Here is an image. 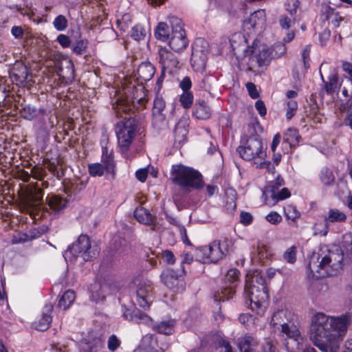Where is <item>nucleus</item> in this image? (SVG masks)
<instances>
[{
	"label": "nucleus",
	"instance_id": "nucleus-1",
	"mask_svg": "<svg viewBox=\"0 0 352 352\" xmlns=\"http://www.w3.org/2000/svg\"><path fill=\"white\" fill-rule=\"evenodd\" d=\"M350 320L345 315L334 317L316 313L311 320L309 339L323 352H338Z\"/></svg>",
	"mask_w": 352,
	"mask_h": 352
},
{
	"label": "nucleus",
	"instance_id": "nucleus-2",
	"mask_svg": "<svg viewBox=\"0 0 352 352\" xmlns=\"http://www.w3.org/2000/svg\"><path fill=\"white\" fill-rule=\"evenodd\" d=\"M245 292L250 302V309L259 316H263L268 306V293L265 280L261 272L249 271L246 274Z\"/></svg>",
	"mask_w": 352,
	"mask_h": 352
},
{
	"label": "nucleus",
	"instance_id": "nucleus-3",
	"mask_svg": "<svg viewBox=\"0 0 352 352\" xmlns=\"http://www.w3.org/2000/svg\"><path fill=\"white\" fill-rule=\"evenodd\" d=\"M343 258L344 256L340 250H329L327 254L321 256L318 263L310 262L308 269L312 276L317 278L334 276L342 270Z\"/></svg>",
	"mask_w": 352,
	"mask_h": 352
},
{
	"label": "nucleus",
	"instance_id": "nucleus-4",
	"mask_svg": "<svg viewBox=\"0 0 352 352\" xmlns=\"http://www.w3.org/2000/svg\"><path fill=\"white\" fill-rule=\"evenodd\" d=\"M170 179L174 184L184 188L201 189L204 186L201 173L191 167L182 164L172 166Z\"/></svg>",
	"mask_w": 352,
	"mask_h": 352
},
{
	"label": "nucleus",
	"instance_id": "nucleus-5",
	"mask_svg": "<svg viewBox=\"0 0 352 352\" xmlns=\"http://www.w3.org/2000/svg\"><path fill=\"white\" fill-rule=\"evenodd\" d=\"M240 157L246 161H252L256 168H261L265 163L266 151L263 141L255 136L250 137L237 148Z\"/></svg>",
	"mask_w": 352,
	"mask_h": 352
},
{
	"label": "nucleus",
	"instance_id": "nucleus-6",
	"mask_svg": "<svg viewBox=\"0 0 352 352\" xmlns=\"http://www.w3.org/2000/svg\"><path fill=\"white\" fill-rule=\"evenodd\" d=\"M108 140L104 137L101 140L102 157L100 163H94L88 166L89 173L93 177L109 175L112 179L115 177L116 164L113 160V152L109 149Z\"/></svg>",
	"mask_w": 352,
	"mask_h": 352
},
{
	"label": "nucleus",
	"instance_id": "nucleus-7",
	"mask_svg": "<svg viewBox=\"0 0 352 352\" xmlns=\"http://www.w3.org/2000/svg\"><path fill=\"white\" fill-rule=\"evenodd\" d=\"M228 241L214 240L207 246L196 249L195 256L201 263H217L228 254Z\"/></svg>",
	"mask_w": 352,
	"mask_h": 352
},
{
	"label": "nucleus",
	"instance_id": "nucleus-8",
	"mask_svg": "<svg viewBox=\"0 0 352 352\" xmlns=\"http://www.w3.org/2000/svg\"><path fill=\"white\" fill-rule=\"evenodd\" d=\"M244 56L248 58V65L250 70L256 67H261L267 65L272 58L270 48L256 40L254 41L251 46H245Z\"/></svg>",
	"mask_w": 352,
	"mask_h": 352
},
{
	"label": "nucleus",
	"instance_id": "nucleus-9",
	"mask_svg": "<svg viewBox=\"0 0 352 352\" xmlns=\"http://www.w3.org/2000/svg\"><path fill=\"white\" fill-rule=\"evenodd\" d=\"M98 251L95 246H91L89 238L87 235H80L65 252L64 256L67 258L80 256L84 261H88L96 258Z\"/></svg>",
	"mask_w": 352,
	"mask_h": 352
},
{
	"label": "nucleus",
	"instance_id": "nucleus-10",
	"mask_svg": "<svg viewBox=\"0 0 352 352\" xmlns=\"http://www.w3.org/2000/svg\"><path fill=\"white\" fill-rule=\"evenodd\" d=\"M285 185V181L280 176H278L275 180L267 184L263 190V197L266 205L272 207L278 201L289 198L291 193L288 188H282Z\"/></svg>",
	"mask_w": 352,
	"mask_h": 352
},
{
	"label": "nucleus",
	"instance_id": "nucleus-11",
	"mask_svg": "<svg viewBox=\"0 0 352 352\" xmlns=\"http://www.w3.org/2000/svg\"><path fill=\"white\" fill-rule=\"evenodd\" d=\"M136 122L133 118H124L116 126L118 145L122 153L127 151L135 136Z\"/></svg>",
	"mask_w": 352,
	"mask_h": 352
},
{
	"label": "nucleus",
	"instance_id": "nucleus-12",
	"mask_svg": "<svg viewBox=\"0 0 352 352\" xmlns=\"http://www.w3.org/2000/svg\"><path fill=\"white\" fill-rule=\"evenodd\" d=\"M283 333L288 340L285 342V346L289 352H300L305 345V339L302 336L299 327L294 320L289 322L281 327Z\"/></svg>",
	"mask_w": 352,
	"mask_h": 352
},
{
	"label": "nucleus",
	"instance_id": "nucleus-13",
	"mask_svg": "<svg viewBox=\"0 0 352 352\" xmlns=\"http://www.w3.org/2000/svg\"><path fill=\"white\" fill-rule=\"evenodd\" d=\"M168 21L172 28V36L169 41V45L174 51L180 52L184 50L188 44L183 24L180 19L173 16H169Z\"/></svg>",
	"mask_w": 352,
	"mask_h": 352
},
{
	"label": "nucleus",
	"instance_id": "nucleus-14",
	"mask_svg": "<svg viewBox=\"0 0 352 352\" xmlns=\"http://www.w3.org/2000/svg\"><path fill=\"white\" fill-rule=\"evenodd\" d=\"M208 43L202 38H197L192 44L190 64L196 72H203L206 67Z\"/></svg>",
	"mask_w": 352,
	"mask_h": 352
},
{
	"label": "nucleus",
	"instance_id": "nucleus-15",
	"mask_svg": "<svg viewBox=\"0 0 352 352\" xmlns=\"http://www.w3.org/2000/svg\"><path fill=\"white\" fill-rule=\"evenodd\" d=\"M133 283L136 285V302L144 309L149 308L153 294V283L144 278H137Z\"/></svg>",
	"mask_w": 352,
	"mask_h": 352
},
{
	"label": "nucleus",
	"instance_id": "nucleus-16",
	"mask_svg": "<svg viewBox=\"0 0 352 352\" xmlns=\"http://www.w3.org/2000/svg\"><path fill=\"white\" fill-rule=\"evenodd\" d=\"M161 280L164 285L175 292L184 290L185 284L183 278L172 269L166 270L162 273Z\"/></svg>",
	"mask_w": 352,
	"mask_h": 352
},
{
	"label": "nucleus",
	"instance_id": "nucleus-17",
	"mask_svg": "<svg viewBox=\"0 0 352 352\" xmlns=\"http://www.w3.org/2000/svg\"><path fill=\"white\" fill-rule=\"evenodd\" d=\"M347 219L346 214L338 208H330L324 215L323 220L325 226L324 230L318 232H315V234L320 236H326L328 232V227L332 223H341L346 221Z\"/></svg>",
	"mask_w": 352,
	"mask_h": 352
},
{
	"label": "nucleus",
	"instance_id": "nucleus-18",
	"mask_svg": "<svg viewBox=\"0 0 352 352\" xmlns=\"http://www.w3.org/2000/svg\"><path fill=\"white\" fill-rule=\"evenodd\" d=\"M160 63L162 65V71H167L168 73L173 72L177 68L179 61L177 58L166 48H161L159 51Z\"/></svg>",
	"mask_w": 352,
	"mask_h": 352
},
{
	"label": "nucleus",
	"instance_id": "nucleus-19",
	"mask_svg": "<svg viewBox=\"0 0 352 352\" xmlns=\"http://www.w3.org/2000/svg\"><path fill=\"white\" fill-rule=\"evenodd\" d=\"M48 208L46 210L50 214L56 216L67 206L68 200L67 197L58 195H51L46 197Z\"/></svg>",
	"mask_w": 352,
	"mask_h": 352
},
{
	"label": "nucleus",
	"instance_id": "nucleus-20",
	"mask_svg": "<svg viewBox=\"0 0 352 352\" xmlns=\"http://www.w3.org/2000/svg\"><path fill=\"white\" fill-rule=\"evenodd\" d=\"M104 342L101 336L89 334L81 343V352H101Z\"/></svg>",
	"mask_w": 352,
	"mask_h": 352
},
{
	"label": "nucleus",
	"instance_id": "nucleus-21",
	"mask_svg": "<svg viewBox=\"0 0 352 352\" xmlns=\"http://www.w3.org/2000/svg\"><path fill=\"white\" fill-rule=\"evenodd\" d=\"M295 315L291 311L287 309H282L274 312L272 316L270 325L273 328L283 327L292 320H294Z\"/></svg>",
	"mask_w": 352,
	"mask_h": 352
},
{
	"label": "nucleus",
	"instance_id": "nucleus-22",
	"mask_svg": "<svg viewBox=\"0 0 352 352\" xmlns=\"http://www.w3.org/2000/svg\"><path fill=\"white\" fill-rule=\"evenodd\" d=\"M265 14L263 10L255 11L244 21L243 26L247 29H262L265 23Z\"/></svg>",
	"mask_w": 352,
	"mask_h": 352
},
{
	"label": "nucleus",
	"instance_id": "nucleus-23",
	"mask_svg": "<svg viewBox=\"0 0 352 352\" xmlns=\"http://www.w3.org/2000/svg\"><path fill=\"white\" fill-rule=\"evenodd\" d=\"M321 16L324 20H327L333 28H338L344 17L327 4L322 6Z\"/></svg>",
	"mask_w": 352,
	"mask_h": 352
},
{
	"label": "nucleus",
	"instance_id": "nucleus-24",
	"mask_svg": "<svg viewBox=\"0 0 352 352\" xmlns=\"http://www.w3.org/2000/svg\"><path fill=\"white\" fill-rule=\"evenodd\" d=\"M141 346L144 350L148 352H164L168 349L169 345L164 344L161 346H158L157 338L153 335L148 334L142 338Z\"/></svg>",
	"mask_w": 352,
	"mask_h": 352
},
{
	"label": "nucleus",
	"instance_id": "nucleus-25",
	"mask_svg": "<svg viewBox=\"0 0 352 352\" xmlns=\"http://www.w3.org/2000/svg\"><path fill=\"white\" fill-rule=\"evenodd\" d=\"M258 345L256 338L250 334H245L238 339L237 346L240 352H256Z\"/></svg>",
	"mask_w": 352,
	"mask_h": 352
},
{
	"label": "nucleus",
	"instance_id": "nucleus-26",
	"mask_svg": "<svg viewBox=\"0 0 352 352\" xmlns=\"http://www.w3.org/2000/svg\"><path fill=\"white\" fill-rule=\"evenodd\" d=\"M11 74L14 77L17 83L23 84L28 80L29 71L27 66L23 63H16Z\"/></svg>",
	"mask_w": 352,
	"mask_h": 352
},
{
	"label": "nucleus",
	"instance_id": "nucleus-27",
	"mask_svg": "<svg viewBox=\"0 0 352 352\" xmlns=\"http://www.w3.org/2000/svg\"><path fill=\"white\" fill-rule=\"evenodd\" d=\"M155 72V67L151 63H142L137 69V78L142 82L148 81L153 78Z\"/></svg>",
	"mask_w": 352,
	"mask_h": 352
},
{
	"label": "nucleus",
	"instance_id": "nucleus-28",
	"mask_svg": "<svg viewBox=\"0 0 352 352\" xmlns=\"http://www.w3.org/2000/svg\"><path fill=\"white\" fill-rule=\"evenodd\" d=\"M134 217L138 222L144 225L154 226V219L150 212L143 207H138L134 211Z\"/></svg>",
	"mask_w": 352,
	"mask_h": 352
},
{
	"label": "nucleus",
	"instance_id": "nucleus-29",
	"mask_svg": "<svg viewBox=\"0 0 352 352\" xmlns=\"http://www.w3.org/2000/svg\"><path fill=\"white\" fill-rule=\"evenodd\" d=\"M175 325V320L170 319L155 324L153 327V329L154 331L160 333L171 335L174 332Z\"/></svg>",
	"mask_w": 352,
	"mask_h": 352
},
{
	"label": "nucleus",
	"instance_id": "nucleus-30",
	"mask_svg": "<svg viewBox=\"0 0 352 352\" xmlns=\"http://www.w3.org/2000/svg\"><path fill=\"white\" fill-rule=\"evenodd\" d=\"M53 306L48 305L45 306L47 313H44L39 320L35 323V328L38 331H45L47 329L52 322V317L50 313L52 312Z\"/></svg>",
	"mask_w": 352,
	"mask_h": 352
},
{
	"label": "nucleus",
	"instance_id": "nucleus-31",
	"mask_svg": "<svg viewBox=\"0 0 352 352\" xmlns=\"http://www.w3.org/2000/svg\"><path fill=\"white\" fill-rule=\"evenodd\" d=\"M76 298L75 293L73 290L68 289L62 295L58 307L63 310L67 309L74 302Z\"/></svg>",
	"mask_w": 352,
	"mask_h": 352
},
{
	"label": "nucleus",
	"instance_id": "nucleus-32",
	"mask_svg": "<svg viewBox=\"0 0 352 352\" xmlns=\"http://www.w3.org/2000/svg\"><path fill=\"white\" fill-rule=\"evenodd\" d=\"M210 109L204 101H201L196 104L194 115L198 119H208L210 118Z\"/></svg>",
	"mask_w": 352,
	"mask_h": 352
},
{
	"label": "nucleus",
	"instance_id": "nucleus-33",
	"mask_svg": "<svg viewBox=\"0 0 352 352\" xmlns=\"http://www.w3.org/2000/svg\"><path fill=\"white\" fill-rule=\"evenodd\" d=\"M155 37L162 41H166L169 38L170 30L168 25L164 22L158 23L155 32Z\"/></svg>",
	"mask_w": 352,
	"mask_h": 352
},
{
	"label": "nucleus",
	"instance_id": "nucleus-34",
	"mask_svg": "<svg viewBox=\"0 0 352 352\" xmlns=\"http://www.w3.org/2000/svg\"><path fill=\"white\" fill-rule=\"evenodd\" d=\"M252 254L254 257L260 261L267 258L270 256L269 248L263 243H258L256 248H253Z\"/></svg>",
	"mask_w": 352,
	"mask_h": 352
},
{
	"label": "nucleus",
	"instance_id": "nucleus-35",
	"mask_svg": "<svg viewBox=\"0 0 352 352\" xmlns=\"http://www.w3.org/2000/svg\"><path fill=\"white\" fill-rule=\"evenodd\" d=\"M174 133L175 143L181 144L184 143L186 140L188 135V129L180 122H178L175 126Z\"/></svg>",
	"mask_w": 352,
	"mask_h": 352
},
{
	"label": "nucleus",
	"instance_id": "nucleus-36",
	"mask_svg": "<svg viewBox=\"0 0 352 352\" xmlns=\"http://www.w3.org/2000/svg\"><path fill=\"white\" fill-rule=\"evenodd\" d=\"M300 135L298 131L294 128L288 129L284 133V142L288 143L290 146H294L298 143Z\"/></svg>",
	"mask_w": 352,
	"mask_h": 352
},
{
	"label": "nucleus",
	"instance_id": "nucleus-37",
	"mask_svg": "<svg viewBox=\"0 0 352 352\" xmlns=\"http://www.w3.org/2000/svg\"><path fill=\"white\" fill-rule=\"evenodd\" d=\"M89 290L91 295V298L98 301L99 300H103L104 298L103 288L99 282H95L91 285Z\"/></svg>",
	"mask_w": 352,
	"mask_h": 352
},
{
	"label": "nucleus",
	"instance_id": "nucleus-38",
	"mask_svg": "<svg viewBox=\"0 0 352 352\" xmlns=\"http://www.w3.org/2000/svg\"><path fill=\"white\" fill-rule=\"evenodd\" d=\"M296 21V16L280 14L278 18V23L283 30H289Z\"/></svg>",
	"mask_w": 352,
	"mask_h": 352
},
{
	"label": "nucleus",
	"instance_id": "nucleus-39",
	"mask_svg": "<svg viewBox=\"0 0 352 352\" xmlns=\"http://www.w3.org/2000/svg\"><path fill=\"white\" fill-rule=\"evenodd\" d=\"M153 125L157 129L161 130L167 127V122L163 113H153Z\"/></svg>",
	"mask_w": 352,
	"mask_h": 352
},
{
	"label": "nucleus",
	"instance_id": "nucleus-40",
	"mask_svg": "<svg viewBox=\"0 0 352 352\" xmlns=\"http://www.w3.org/2000/svg\"><path fill=\"white\" fill-rule=\"evenodd\" d=\"M338 87V76L335 74H331L328 77V81L325 82L324 90L328 94L333 93Z\"/></svg>",
	"mask_w": 352,
	"mask_h": 352
},
{
	"label": "nucleus",
	"instance_id": "nucleus-41",
	"mask_svg": "<svg viewBox=\"0 0 352 352\" xmlns=\"http://www.w3.org/2000/svg\"><path fill=\"white\" fill-rule=\"evenodd\" d=\"M270 54H272V58H277L284 55L287 52V47L284 43H276L272 49H270Z\"/></svg>",
	"mask_w": 352,
	"mask_h": 352
},
{
	"label": "nucleus",
	"instance_id": "nucleus-42",
	"mask_svg": "<svg viewBox=\"0 0 352 352\" xmlns=\"http://www.w3.org/2000/svg\"><path fill=\"white\" fill-rule=\"evenodd\" d=\"M320 179L324 185H331L334 182V176L332 171L327 168L321 170Z\"/></svg>",
	"mask_w": 352,
	"mask_h": 352
},
{
	"label": "nucleus",
	"instance_id": "nucleus-43",
	"mask_svg": "<svg viewBox=\"0 0 352 352\" xmlns=\"http://www.w3.org/2000/svg\"><path fill=\"white\" fill-rule=\"evenodd\" d=\"M65 63H66V69H64L62 66L60 67L59 75L63 76V78H66L68 79L73 78L74 74V65L70 60L66 61Z\"/></svg>",
	"mask_w": 352,
	"mask_h": 352
},
{
	"label": "nucleus",
	"instance_id": "nucleus-44",
	"mask_svg": "<svg viewBox=\"0 0 352 352\" xmlns=\"http://www.w3.org/2000/svg\"><path fill=\"white\" fill-rule=\"evenodd\" d=\"M284 212L286 217L293 221H296L300 216V212L292 205H287L284 208Z\"/></svg>",
	"mask_w": 352,
	"mask_h": 352
},
{
	"label": "nucleus",
	"instance_id": "nucleus-45",
	"mask_svg": "<svg viewBox=\"0 0 352 352\" xmlns=\"http://www.w3.org/2000/svg\"><path fill=\"white\" fill-rule=\"evenodd\" d=\"M179 101L184 109L191 107L193 102V95L190 91H185L179 97Z\"/></svg>",
	"mask_w": 352,
	"mask_h": 352
},
{
	"label": "nucleus",
	"instance_id": "nucleus-46",
	"mask_svg": "<svg viewBox=\"0 0 352 352\" xmlns=\"http://www.w3.org/2000/svg\"><path fill=\"white\" fill-rule=\"evenodd\" d=\"M20 114L25 119L32 120L36 116V109L30 105H25L20 110Z\"/></svg>",
	"mask_w": 352,
	"mask_h": 352
},
{
	"label": "nucleus",
	"instance_id": "nucleus-47",
	"mask_svg": "<svg viewBox=\"0 0 352 352\" xmlns=\"http://www.w3.org/2000/svg\"><path fill=\"white\" fill-rule=\"evenodd\" d=\"M286 118L287 120H291L297 111L298 103L295 100H289L286 102Z\"/></svg>",
	"mask_w": 352,
	"mask_h": 352
},
{
	"label": "nucleus",
	"instance_id": "nucleus-48",
	"mask_svg": "<svg viewBox=\"0 0 352 352\" xmlns=\"http://www.w3.org/2000/svg\"><path fill=\"white\" fill-rule=\"evenodd\" d=\"M67 23L68 22L65 16L60 14L54 19L53 25L54 28L58 31H63L67 28Z\"/></svg>",
	"mask_w": 352,
	"mask_h": 352
},
{
	"label": "nucleus",
	"instance_id": "nucleus-49",
	"mask_svg": "<svg viewBox=\"0 0 352 352\" xmlns=\"http://www.w3.org/2000/svg\"><path fill=\"white\" fill-rule=\"evenodd\" d=\"M146 36L145 29L140 25L134 26L131 30V37L136 41L144 39Z\"/></svg>",
	"mask_w": 352,
	"mask_h": 352
},
{
	"label": "nucleus",
	"instance_id": "nucleus-50",
	"mask_svg": "<svg viewBox=\"0 0 352 352\" xmlns=\"http://www.w3.org/2000/svg\"><path fill=\"white\" fill-rule=\"evenodd\" d=\"M299 6L300 1L298 0H287L285 3V9L291 16H296Z\"/></svg>",
	"mask_w": 352,
	"mask_h": 352
},
{
	"label": "nucleus",
	"instance_id": "nucleus-51",
	"mask_svg": "<svg viewBox=\"0 0 352 352\" xmlns=\"http://www.w3.org/2000/svg\"><path fill=\"white\" fill-rule=\"evenodd\" d=\"M296 248L295 246H292L287 249V250L283 254V258L287 263H294L296 261Z\"/></svg>",
	"mask_w": 352,
	"mask_h": 352
},
{
	"label": "nucleus",
	"instance_id": "nucleus-52",
	"mask_svg": "<svg viewBox=\"0 0 352 352\" xmlns=\"http://www.w3.org/2000/svg\"><path fill=\"white\" fill-rule=\"evenodd\" d=\"M32 239V236L26 233L17 232L12 236L11 242L12 244H18L30 241Z\"/></svg>",
	"mask_w": 352,
	"mask_h": 352
},
{
	"label": "nucleus",
	"instance_id": "nucleus-53",
	"mask_svg": "<svg viewBox=\"0 0 352 352\" xmlns=\"http://www.w3.org/2000/svg\"><path fill=\"white\" fill-rule=\"evenodd\" d=\"M30 193L34 201H40L43 198V189L37 184L33 186Z\"/></svg>",
	"mask_w": 352,
	"mask_h": 352
},
{
	"label": "nucleus",
	"instance_id": "nucleus-54",
	"mask_svg": "<svg viewBox=\"0 0 352 352\" xmlns=\"http://www.w3.org/2000/svg\"><path fill=\"white\" fill-rule=\"evenodd\" d=\"M166 106L165 101L162 98H156L153 102V113H162Z\"/></svg>",
	"mask_w": 352,
	"mask_h": 352
},
{
	"label": "nucleus",
	"instance_id": "nucleus-55",
	"mask_svg": "<svg viewBox=\"0 0 352 352\" xmlns=\"http://www.w3.org/2000/svg\"><path fill=\"white\" fill-rule=\"evenodd\" d=\"M46 175L45 170L39 166H34L31 169V175L33 178L42 181Z\"/></svg>",
	"mask_w": 352,
	"mask_h": 352
},
{
	"label": "nucleus",
	"instance_id": "nucleus-56",
	"mask_svg": "<svg viewBox=\"0 0 352 352\" xmlns=\"http://www.w3.org/2000/svg\"><path fill=\"white\" fill-rule=\"evenodd\" d=\"M120 340L115 336H111L107 342L108 349L111 351H116L120 345Z\"/></svg>",
	"mask_w": 352,
	"mask_h": 352
},
{
	"label": "nucleus",
	"instance_id": "nucleus-57",
	"mask_svg": "<svg viewBox=\"0 0 352 352\" xmlns=\"http://www.w3.org/2000/svg\"><path fill=\"white\" fill-rule=\"evenodd\" d=\"M239 320L245 327L249 328L254 324L253 317L248 314H243L239 316Z\"/></svg>",
	"mask_w": 352,
	"mask_h": 352
},
{
	"label": "nucleus",
	"instance_id": "nucleus-58",
	"mask_svg": "<svg viewBox=\"0 0 352 352\" xmlns=\"http://www.w3.org/2000/svg\"><path fill=\"white\" fill-rule=\"evenodd\" d=\"M239 275L240 272L236 268H232L228 271L226 278L228 282L234 283L239 279Z\"/></svg>",
	"mask_w": 352,
	"mask_h": 352
},
{
	"label": "nucleus",
	"instance_id": "nucleus-59",
	"mask_svg": "<svg viewBox=\"0 0 352 352\" xmlns=\"http://www.w3.org/2000/svg\"><path fill=\"white\" fill-rule=\"evenodd\" d=\"M162 257L168 265H173L175 263L176 258L174 254L168 250H166L162 252Z\"/></svg>",
	"mask_w": 352,
	"mask_h": 352
},
{
	"label": "nucleus",
	"instance_id": "nucleus-60",
	"mask_svg": "<svg viewBox=\"0 0 352 352\" xmlns=\"http://www.w3.org/2000/svg\"><path fill=\"white\" fill-rule=\"evenodd\" d=\"M271 224L277 225L282 221V217L277 212H271L265 217Z\"/></svg>",
	"mask_w": 352,
	"mask_h": 352
},
{
	"label": "nucleus",
	"instance_id": "nucleus-61",
	"mask_svg": "<svg viewBox=\"0 0 352 352\" xmlns=\"http://www.w3.org/2000/svg\"><path fill=\"white\" fill-rule=\"evenodd\" d=\"M87 48V42L83 40H80L76 42L73 46V52L77 54H81Z\"/></svg>",
	"mask_w": 352,
	"mask_h": 352
},
{
	"label": "nucleus",
	"instance_id": "nucleus-62",
	"mask_svg": "<svg viewBox=\"0 0 352 352\" xmlns=\"http://www.w3.org/2000/svg\"><path fill=\"white\" fill-rule=\"evenodd\" d=\"M263 352H276V348L272 340H266L263 345Z\"/></svg>",
	"mask_w": 352,
	"mask_h": 352
},
{
	"label": "nucleus",
	"instance_id": "nucleus-63",
	"mask_svg": "<svg viewBox=\"0 0 352 352\" xmlns=\"http://www.w3.org/2000/svg\"><path fill=\"white\" fill-rule=\"evenodd\" d=\"M240 221L244 225H249L252 221V216L250 213L242 212L240 214Z\"/></svg>",
	"mask_w": 352,
	"mask_h": 352
},
{
	"label": "nucleus",
	"instance_id": "nucleus-64",
	"mask_svg": "<svg viewBox=\"0 0 352 352\" xmlns=\"http://www.w3.org/2000/svg\"><path fill=\"white\" fill-rule=\"evenodd\" d=\"M57 41L59 43V44L63 46V47H67L69 46L71 41L69 38V36L65 35V34H60L57 37Z\"/></svg>",
	"mask_w": 352,
	"mask_h": 352
}]
</instances>
